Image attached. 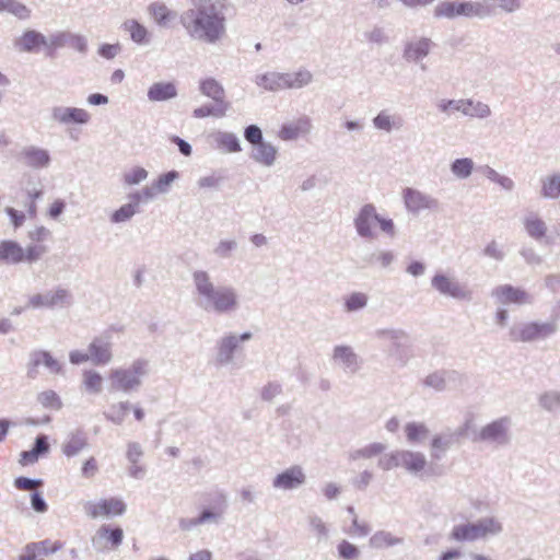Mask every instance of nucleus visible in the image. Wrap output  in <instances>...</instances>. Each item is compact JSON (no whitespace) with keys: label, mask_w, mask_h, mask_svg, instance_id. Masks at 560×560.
<instances>
[{"label":"nucleus","mask_w":560,"mask_h":560,"mask_svg":"<svg viewBox=\"0 0 560 560\" xmlns=\"http://www.w3.org/2000/svg\"><path fill=\"white\" fill-rule=\"evenodd\" d=\"M229 9V0H198L182 13L179 22L191 39L214 45L226 36Z\"/></svg>","instance_id":"obj_1"},{"label":"nucleus","mask_w":560,"mask_h":560,"mask_svg":"<svg viewBox=\"0 0 560 560\" xmlns=\"http://www.w3.org/2000/svg\"><path fill=\"white\" fill-rule=\"evenodd\" d=\"M192 282L197 294L196 304L203 311L226 314L237 308V293L233 287L215 288L205 270L194 271Z\"/></svg>","instance_id":"obj_2"},{"label":"nucleus","mask_w":560,"mask_h":560,"mask_svg":"<svg viewBox=\"0 0 560 560\" xmlns=\"http://www.w3.org/2000/svg\"><path fill=\"white\" fill-rule=\"evenodd\" d=\"M203 502L206 505L196 517H182L178 521V526L182 530H190L207 523H220L228 510V498L224 491L214 490L205 493Z\"/></svg>","instance_id":"obj_3"},{"label":"nucleus","mask_w":560,"mask_h":560,"mask_svg":"<svg viewBox=\"0 0 560 560\" xmlns=\"http://www.w3.org/2000/svg\"><path fill=\"white\" fill-rule=\"evenodd\" d=\"M493 12L494 7L492 3H489V0H483L482 2L443 0L435 5L433 16L435 19L444 18L448 20L458 16L471 19L490 16Z\"/></svg>","instance_id":"obj_4"},{"label":"nucleus","mask_w":560,"mask_h":560,"mask_svg":"<svg viewBox=\"0 0 560 560\" xmlns=\"http://www.w3.org/2000/svg\"><path fill=\"white\" fill-rule=\"evenodd\" d=\"M374 336L389 342L388 357L393 358L399 366H405L413 357L412 346L406 330L400 328L376 329Z\"/></svg>","instance_id":"obj_5"},{"label":"nucleus","mask_w":560,"mask_h":560,"mask_svg":"<svg viewBox=\"0 0 560 560\" xmlns=\"http://www.w3.org/2000/svg\"><path fill=\"white\" fill-rule=\"evenodd\" d=\"M148 361L137 359L127 369H114L109 373L110 389L114 392L130 393L137 390L142 382L141 378L147 374Z\"/></svg>","instance_id":"obj_6"},{"label":"nucleus","mask_w":560,"mask_h":560,"mask_svg":"<svg viewBox=\"0 0 560 560\" xmlns=\"http://www.w3.org/2000/svg\"><path fill=\"white\" fill-rule=\"evenodd\" d=\"M377 466L384 471L402 467L408 472L417 475L425 467V456L420 452L396 450L381 456Z\"/></svg>","instance_id":"obj_7"},{"label":"nucleus","mask_w":560,"mask_h":560,"mask_svg":"<svg viewBox=\"0 0 560 560\" xmlns=\"http://www.w3.org/2000/svg\"><path fill=\"white\" fill-rule=\"evenodd\" d=\"M555 322H528L514 324L509 330V339L512 342H534L545 340L557 331Z\"/></svg>","instance_id":"obj_8"},{"label":"nucleus","mask_w":560,"mask_h":560,"mask_svg":"<svg viewBox=\"0 0 560 560\" xmlns=\"http://www.w3.org/2000/svg\"><path fill=\"white\" fill-rule=\"evenodd\" d=\"M39 366H45L52 374H63V363L55 359L47 350H33L26 364V377L36 380L39 375Z\"/></svg>","instance_id":"obj_9"},{"label":"nucleus","mask_w":560,"mask_h":560,"mask_svg":"<svg viewBox=\"0 0 560 560\" xmlns=\"http://www.w3.org/2000/svg\"><path fill=\"white\" fill-rule=\"evenodd\" d=\"M511 419L501 417L481 428L475 440L497 445H506L510 442Z\"/></svg>","instance_id":"obj_10"},{"label":"nucleus","mask_w":560,"mask_h":560,"mask_svg":"<svg viewBox=\"0 0 560 560\" xmlns=\"http://www.w3.org/2000/svg\"><path fill=\"white\" fill-rule=\"evenodd\" d=\"M72 303L73 298L71 292L60 287L54 292L49 291L44 294L37 293L28 299V306L33 308L69 307Z\"/></svg>","instance_id":"obj_11"},{"label":"nucleus","mask_w":560,"mask_h":560,"mask_svg":"<svg viewBox=\"0 0 560 560\" xmlns=\"http://www.w3.org/2000/svg\"><path fill=\"white\" fill-rule=\"evenodd\" d=\"M431 287L440 294L456 300L470 301L472 299V291L470 289L443 273L434 275L431 279Z\"/></svg>","instance_id":"obj_12"},{"label":"nucleus","mask_w":560,"mask_h":560,"mask_svg":"<svg viewBox=\"0 0 560 560\" xmlns=\"http://www.w3.org/2000/svg\"><path fill=\"white\" fill-rule=\"evenodd\" d=\"M402 199L406 210L412 214L422 210L438 211L440 209V201L436 198L415 188H405Z\"/></svg>","instance_id":"obj_13"},{"label":"nucleus","mask_w":560,"mask_h":560,"mask_svg":"<svg viewBox=\"0 0 560 560\" xmlns=\"http://www.w3.org/2000/svg\"><path fill=\"white\" fill-rule=\"evenodd\" d=\"M126 503L116 497L102 499L98 502L88 501L84 504L85 513L92 518L98 516H118L126 512Z\"/></svg>","instance_id":"obj_14"},{"label":"nucleus","mask_w":560,"mask_h":560,"mask_svg":"<svg viewBox=\"0 0 560 560\" xmlns=\"http://www.w3.org/2000/svg\"><path fill=\"white\" fill-rule=\"evenodd\" d=\"M253 335L249 331H245L240 336L229 334L223 336L217 342V358L215 364L221 366L230 363L233 359L235 351L237 350L240 342L248 341Z\"/></svg>","instance_id":"obj_15"},{"label":"nucleus","mask_w":560,"mask_h":560,"mask_svg":"<svg viewBox=\"0 0 560 560\" xmlns=\"http://www.w3.org/2000/svg\"><path fill=\"white\" fill-rule=\"evenodd\" d=\"M469 422L458 428L455 432H448L435 435L431 441V458L432 460H441L445 452L455 443H457L468 431Z\"/></svg>","instance_id":"obj_16"},{"label":"nucleus","mask_w":560,"mask_h":560,"mask_svg":"<svg viewBox=\"0 0 560 560\" xmlns=\"http://www.w3.org/2000/svg\"><path fill=\"white\" fill-rule=\"evenodd\" d=\"M124 540V532L119 526L102 525L92 538L93 546L100 550H116Z\"/></svg>","instance_id":"obj_17"},{"label":"nucleus","mask_w":560,"mask_h":560,"mask_svg":"<svg viewBox=\"0 0 560 560\" xmlns=\"http://www.w3.org/2000/svg\"><path fill=\"white\" fill-rule=\"evenodd\" d=\"M51 119L60 125H86L91 115L79 107L55 106L51 108Z\"/></svg>","instance_id":"obj_18"},{"label":"nucleus","mask_w":560,"mask_h":560,"mask_svg":"<svg viewBox=\"0 0 560 560\" xmlns=\"http://www.w3.org/2000/svg\"><path fill=\"white\" fill-rule=\"evenodd\" d=\"M494 296L502 304H532L534 298L521 288L513 287L512 284L498 285L492 290Z\"/></svg>","instance_id":"obj_19"},{"label":"nucleus","mask_w":560,"mask_h":560,"mask_svg":"<svg viewBox=\"0 0 560 560\" xmlns=\"http://www.w3.org/2000/svg\"><path fill=\"white\" fill-rule=\"evenodd\" d=\"M378 220L376 208L372 203L364 205L353 220V224L358 235L364 240H373L375 237L372 231V224Z\"/></svg>","instance_id":"obj_20"},{"label":"nucleus","mask_w":560,"mask_h":560,"mask_svg":"<svg viewBox=\"0 0 560 560\" xmlns=\"http://www.w3.org/2000/svg\"><path fill=\"white\" fill-rule=\"evenodd\" d=\"M331 360L338 363L345 372L354 374L362 366V360L351 346L338 345L332 349Z\"/></svg>","instance_id":"obj_21"},{"label":"nucleus","mask_w":560,"mask_h":560,"mask_svg":"<svg viewBox=\"0 0 560 560\" xmlns=\"http://www.w3.org/2000/svg\"><path fill=\"white\" fill-rule=\"evenodd\" d=\"M435 47V43L429 37H419L404 44L402 58L407 62L418 63L423 60Z\"/></svg>","instance_id":"obj_22"},{"label":"nucleus","mask_w":560,"mask_h":560,"mask_svg":"<svg viewBox=\"0 0 560 560\" xmlns=\"http://www.w3.org/2000/svg\"><path fill=\"white\" fill-rule=\"evenodd\" d=\"M306 481V475L303 468L299 465L291 466L290 468L278 474L272 480V487L280 490H294L303 486Z\"/></svg>","instance_id":"obj_23"},{"label":"nucleus","mask_w":560,"mask_h":560,"mask_svg":"<svg viewBox=\"0 0 560 560\" xmlns=\"http://www.w3.org/2000/svg\"><path fill=\"white\" fill-rule=\"evenodd\" d=\"M110 336L94 337L88 347L91 362L94 365H106L113 358Z\"/></svg>","instance_id":"obj_24"},{"label":"nucleus","mask_w":560,"mask_h":560,"mask_svg":"<svg viewBox=\"0 0 560 560\" xmlns=\"http://www.w3.org/2000/svg\"><path fill=\"white\" fill-rule=\"evenodd\" d=\"M20 160L32 168H45L50 164L51 158L48 150L30 145L24 148L20 153Z\"/></svg>","instance_id":"obj_25"},{"label":"nucleus","mask_w":560,"mask_h":560,"mask_svg":"<svg viewBox=\"0 0 560 560\" xmlns=\"http://www.w3.org/2000/svg\"><path fill=\"white\" fill-rule=\"evenodd\" d=\"M51 42L55 46H68L83 55L86 54L89 49L88 40L83 35L73 34L68 31L52 34Z\"/></svg>","instance_id":"obj_26"},{"label":"nucleus","mask_w":560,"mask_h":560,"mask_svg":"<svg viewBox=\"0 0 560 560\" xmlns=\"http://www.w3.org/2000/svg\"><path fill=\"white\" fill-rule=\"evenodd\" d=\"M285 79V72L270 71L256 75L254 82L266 91L278 92L287 90Z\"/></svg>","instance_id":"obj_27"},{"label":"nucleus","mask_w":560,"mask_h":560,"mask_svg":"<svg viewBox=\"0 0 560 560\" xmlns=\"http://www.w3.org/2000/svg\"><path fill=\"white\" fill-rule=\"evenodd\" d=\"M200 92L213 100L214 103L230 108V103L225 100V91L223 85L213 78H207L200 81Z\"/></svg>","instance_id":"obj_28"},{"label":"nucleus","mask_w":560,"mask_h":560,"mask_svg":"<svg viewBox=\"0 0 560 560\" xmlns=\"http://www.w3.org/2000/svg\"><path fill=\"white\" fill-rule=\"evenodd\" d=\"M23 262V247L15 241L3 240L0 242V264L19 265Z\"/></svg>","instance_id":"obj_29"},{"label":"nucleus","mask_w":560,"mask_h":560,"mask_svg":"<svg viewBox=\"0 0 560 560\" xmlns=\"http://www.w3.org/2000/svg\"><path fill=\"white\" fill-rule=\"evenodd\" d=\"M89 445V440L83 429H77L69 433L62 445V453L67 457H74Z\"/></svg>","instance_id":"obj_30"},{"label":"nucleus","mask_w":560,"mask_h":560,"mask_svg":"<svg viewBox=\"0 0 560 560\" xmlns=\"http://www.w3.org/2000/svg\"><path fill=\"white\" fill-rule=\"evenodd\" d=\"M312 124L307 116L300 117L296 121L291 124H283L279 130V137L282 140H294L301 135L307 133L311 130Z\"/></svg>","instance_id":"obj_31"},{"label":"nucleus","mask_w":560,"mask_h":560,"mask_svg":"<svg viewBox=\"0 0 560 560\" xmlns=\"http://www.w3.org/2000/svg\"><path fill=\"white\" fill-rule=\"evenodd\" d=\"M120 28L127 32L130 39L138 45H148L151 42V34L147 27L135 19L122 22Z\"/></svg>","instance_id":"obj_32"},{"label":"nucleus","mask_w":560,"mask_h":560,"mask_svg":"<svg viewBox=\"0 0 560 560\" xmlns=\"http://www.w3.org/2000/svg\"><path fill=\"white\" fill-rule=\"evenodd\" d=\"M43 45H46V37L34 30L24 32L15 42V47L25 52L36 51Z\"/></svg>","instance_id":"obj_33"},{"label":"nucleus","mask_w":560,"mask_h":560,"mask_svg":"<svg viewBox=\"0 0 560 560\" xmlns=\"http://www.w3.org/2000/svg\"><path fill=\"white\" fill-rule=\"evenodd\" d=\"M147 95L152 102H164L177 96V88L174 82H156L149 88Z\"/></svg>","instance_id":"obj_34"},{"label":"nucleus","mask_w":560,"mask_h":560,"mask_svg":"<svg viewBox=\"0 0 560 560\" xmlns=\"http://www.w3.org/2000/svg\"><path fill=\"white\" fill-rule=\"evenodd\" d=\"M250 153V159L265 166H271L277 158V149L269 142L262 141L256 145Z\"/></svg>","instance_id":"obj_35"},{"label":"nucleus","mask_w":560,"mask_h":560,"mask_svg":"<svg viewBox=\"0 0 560 560\" xmlns=\"http://www.w3.org/2000/svg\"><path fill=\"white\" fill-rule=\"evenodd\" d=\"M215 148L229 153H236L242 151V147L237 136L229 131H217L212 133Z\"/></svg>","instance_id":"obj_36"},{"label":"nucleus","mask_w":560,"mask_h":560,"mask_svg":"<svg viewBox=\"0 0 560 560\" xmlns=\"http://www.w3.org/2000/svg\"><path fill=\"white\" fill-rule=\"evenodd\" d=\"M402 542V537L395 536L390 532L384 529L375 532L369 539L370 547L374 549L390 548L401 545Z\"/></svg>","instance_id":"obj_37"},{"label":"nucleus","mask_w":560,"mask_h":560,"mask_svg":"<svg viewBox=\"0 0 560 560\" xmlns=\"http://www.w3.org/2000/svg\"><path fill=\"white\" fill-rule=\"evenodd\" d=\"M450 537L456 541H474L481 538V535L477 523H467L455 525Z\"/></svg>","instance_id":"obj_38"},{"label":"nucleus","mask_w":560,"mask_h":560,"mask_svg":"<svg viewBox=\"0 0 560 560\" xmlns=\"http://www.w3.org/2000/svg\"><path fill=\"white\" fill-rule=\"evenodd\" d=\"M287 90H299L307 86L313 81L310 70L301 68L295 72H285Z\"/></svg>","instance_id":"obj_39"},{"label":"nucleus","mask_w":560,"mask_h":560,"mask_svg":"<svg viewBox=\"0 0 560 560\" xmlns=\"http://www.w3.org/2000/svg\"><path fill=\"white\" fill-rule=\"evenodd\" d=\"M524 228L526 233L536 241H540L546 236V223L534 213L525 217Z\"/></svg>","instance_id":"obj_40"},{"label":"nucleus","mask_w":560,"mask_h":560,"mask_svg":"<svg viewBox=\"0 0 560 560\" xmlns=\"http://www.w3.org/2000/svg\"><path fill=\"white\" fill-rule=\"evenodd\" d=\"M386 450V445L381 442L370 443L361 448L351 451L349 453L350 460H358L360 458H373L381 455Z\"/></svg>","instance_id":"obj_41"},{"label":"nucleus","mask_w":560,"mask_h":560,"mask_svg":"<svg viewBox=\"0 0 560 560\" xmlns=\"http://www.w3.org/2000/svg\"><path fill=\"white\" fill-rule=\"evenodd\" d=\"M148 11L159 26H166L173 18V12L162 2H153Z\"/></svg>","instance_id":"obj_42"},{"label":"nucleus","mask_w":560,"mask_h":560,"mask_svg":"<svg viewBox=\"0 0 560 560\" xmlns=\"http://www.w3.org/2000/svg\"><path fill=\"white\" fill-rule=\"evenodd\" d=\"M455 374L454 371L439 370L430 373L423 380V385L431 387L438 392H443L446 388V378Z\"/></svg>","instance_id":"obj_43"},{"label":"nucleus","mask_w":560,"mask_h":560,"mask_svg":"<svg viewBox=\"0 0 560 560\" xmlns=\"http://www.w3.org/2000/svg\"><path fill=\"white\" fill-rule=\"evenodd\" d=\"M179 177V173L175 170L161 174L151 184L154 195L165 194L170 190L172 183Z\"/></svg>","instance_id":"obj_44"},{"label":"nucleus","mask_w":560,"mask_h":560,"mask_svg":"<svg viewBox=\"0 0 560 560\" xmlns=\"http://www.w3.org/2000/svg\"><path fill=\"white\" fill-rule=\"evenodd\" d=\"M406 438L409 444L420 443L429 434V429L424 423L409 422L405 427Z\"/></svg>","instance_id":"obj_45"},{"label":"nucleus","mask_w":560,"mask_h":560,"mask_svg":"<svg viewBox=\"0 0 560 560\" xmlns=\"http://www.w3.org/2000/svg\"><path fill=\"white\" fill-rule=\"evenodd\" d=\"M129 401H120L118 404H114L109 407V410L104 412V417L106 420L113 422L114 424H121L125 420V417L130 410Z\"/></svg>","instance_id":"obj_46"},{"label":"nucleus","mask_w":560,"mask_h":560,"mask_svg":"<svg viewBox=\"0 0 560 560\" xmlns=\"http://www.w3.org/2000/svg\"><path fill=\"white\" fill-rule=\"evenodd\" d=\"M467 105H469L468 100H441L436 107L441 113H444L448 116L453 115L455 112H460L463 115L467 114L465 109H467Z\"/></svg>","instance_id":"obj_47"},{"label":"nucleus","mask_w":560,"mask_h":560,"mask_svg":"<svg viewBox=\"0 0 560 560\" xmlns=\"http://www.w3.org/2000/svg\"><path fill=\"white\" fill-rule=\"evenodd\" d=\"M83 384L90 394L96 395L103 389V377L96 371L86 370L83 372Z\"/></svg>","instance_id":"obj_48"},{"label":"nucleus","mask_w":560,"mask_h":560,"mask_svg":"<svg viewBox=\"0 0 560 560\" xmlns=\"http://www.w3.org/2000/svg\"><path fill=\"white\" fill-rule=\"evenodd\" d=\"M30 544L37 551V553H42L44 557L56 553L65 546V542L61 540L52 541L48 538L39 541H32Z\"/></svg>","instance_id":"obj_49"},{"label":"nucleus","mask_w":560,"mask_h":560,"mask_svg":"<svg viewBox=\"0 0 560 560\" xmlns=\"http://www.w3.org/2000/svg\"><path fill=\"white\" fill-rule=\"evenodd\" d=\"M37 401L46 409L60 410L62 408L61 398L52 389L40 392L37 395Z\"/></svg>","instance_id":"obj_50"},{"label":"nucleus","mask_w":560,"mask_h":560,"mask_svg":"<svg viewBox=\"0 0 560 560\" xmlns=\"http://www.w3.org/2000/svg\"><path fill=\"white\" fill-rule=\"evenodd\" d=\"M228 109V107H224L217 103H214L213 105L205 104L200 107L195 108L192 112V116L195 118H205L208 116L223 117L226 114Z\"/></svg>","instance_id":"obj_51"},{"label":"nucleus","mask_w":560,"mask_h":560,"mask_svg":"<svg viewBox=\"0 0 560 560\" xmlns=\"http://www.w3.org/2000/svg\"><path fill=\"white\" fill-rule=\"evenodd\" d=\"M474 162L469 158L456 159L451 164L452 173L458 178H467L471 175Z\"/></svg>","instance_id":"obj_52"},{"label":"nucleus","mask_w":560,"mask_h":560,"mask_svg":"<svg viewBox=\"0 0 560 560\" xmlns=\"http://www.w3.org/2000/svg\"><path fill=\"white\" fill-rule=\"evenodd\" d=\"M138 212H140V207H137L129 201L113 212L110 215V221L113 223L126 222L129 221Z\"/></svg>","instance_id":"obj_53"},{"label":"nucleus","mask_w":560,"mask_h":560,"mask_svg":"<svg viewBox=\"0 0 560 560\" xmlns=\"http://www.w3.org/2000/svg\"><path fill=\"white\" fill-rule=\"evenodd\" d=\"M481 538L487 535H497L502 532V524L494 517H483L478 522Z\"/></svg>","instance_id":"obj_54"},{"label":"nucleus","mask_w":560,"mask_h":560,"mask_svg":"<svg viewBox=\"0 0 560 560\" xmlns=\"http://www.w3.org/2000/svg\"><path fill=\"white\" fill-rule=\"evenodd\" d=\"M337 552L341 560H359L361 556L360 549L345 539L337 545Z\"/></svg>","instance_id":"obj_55"},{"label":"nucleus","mask_w":560,"mask_h":560,"mask_svg":"<svg viewBox=\"0 0 560 560\" xmlns=\"http://www.w3.org/2000/svg\"><path fill=\"white\" fill-rule=\"evenodd\" d=\"M467 100H468L469 105H467V109H465L467 112V114H464L465 116L482 119V118H487L491 115V109L488 104L482 103L480 101L474 102L470 98H467Z\"/></svg>","instance_id":"obj_56"},{"label":"nucleus","mask_w":560,"mask_h":560,"mask_svg":"<svg viewBox=\"0 0 560 560\" xmlns=\"http://www.w3.org/2000/svg\"><path fill=\"white\" fill-rule=\"evenodd\" d=\"M7 12L19 20H28L32 15V10L19 0H10Z\"/></svg>","instance_id":"obj_57"},{"label":"nucleus","mask_w":560,"mask_h":560,"mask_svg":"<svg viewBox=\"0 0 560 560\" xmlns=\"http://www.w3.org/2000/svg\"><path fill=\"white\" fill-rule=\"evenodd\" d=\"M540 406L548 411H556L560 407V394L557 392H548L540 396Z\"/></svg>","instance_id":"obj_58"},{"label":"nucleus","mask_w":560,"mask_h":560,"mask_svg":"<svg viewBox=\"0 0 560 560\" xmlns=\"http://www.w3.org/2000/svg\"><path fill=\"white\" fill-rule=\"evenodd\" d=\"M236 247L237 243L234 240H223L218 243L213 253L220 258H230Z\"/></svg>","instance_id":"obj_59"},{"label":"nucleus","mask_w":560,"mask_h":560,"mask_svg":"<svg viewBox=\"0 0 560 560\" xmlns=\"http://www.w3.org/2000/svg\"><path fill=\"white\" fill-rule=\"evenodd\" d=\"M368 298L364 293L355 292L352 293L345 303L347 311L354 312L365 307Z\"/></svg>","instance_id":"obj_60"},{"label":"nucleus","mask_w":560,"mask_h":560,"mask_svg":"<svg viewBox=\"0 0 560 560\" xmlns=\"http://www.w3.org/2000/svg\"><path fill=\"white\" fill-rule=\"evenodd\" d=\"M542 195L545 197H558L560 195V175L555 174L550 177L548 183L542 185Z\"/></svg>","instance_id":"obj_61"},{"label":"nucleus","mask_w":560,"mask_h":560,"mask_svg":"<svg viewBox=\"0 0 560 560\" xmlns=\"http://www.w3.org/2000/svg\"><path fill=\"white\" fill-rule=\"evenodd\" d=\"M147 177L148 171L141 166H136L124 175V182L128 185H136L144 180Z\"/></svg>","instance_id":"obj_62"},{"label":"nucleus","mask_w":560,"mask_h":560,"mask_svg":"<svg viewBox=\"0 0 560 560\" xmlns=\"http://www.w3.org/2000/svg\"><path fill=\"white\" fill-rule=\"evenodd\" d=\"M373 126L376 129L390 132L395 127V122L392 121L390 116L386 112L382 110L373 118Z\"/></svg>","instance_id":"obj_63"},{"label":"nucleus","mask_w":560,"mask_h":560,"mask_svg":"<svg viewBox=\"0 0 560 560\" xmlns=\"http://www.w3.org/2000/svg\"><path fill=\"white\" fill-rule=\"evenodd\" d=\"M307 521H308V525H310L311 529L314 530L318 537H327L328 536V533H329L328 527L318 515H316V514L308 515Z\"/></svg>","instance_id":"obj_64"}]
</instances>
